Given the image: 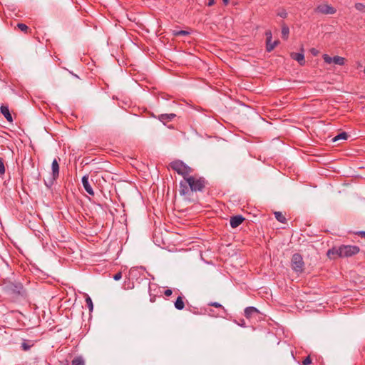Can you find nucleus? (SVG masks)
Instances as JSON below:
<instances>
[{
    "mask_svg": "<svg viewBox=\"0 0 365 365\" xmlns=\"http://www.w3.org/2000/svg\"><path fill=\"white\" fill-rule=\"evenodd\" d=\"M291 57L294 60L297 61L302 66L305 63L304 56L302 52V53H292Z\"/></svg>",
    "mask_w": 365,
    "mask_h": 365,
    "instance_id": "9b49d317",
    "label": "nucleus"
},
{
    "mask_svg": "<svg viewBox=\"0 0 365 365\" xmlns=\"http://www.w3.org/2000/svg\"><path fill=\"white\" fill-rule=\"evenodd\" d=\"M289 28L287 26L283 25L282 28V37L284 39H287L288 36H289Z\"/></svg>",
    "mask_w": 365,
    "mask_h": 365,
    "instance_id": "f3484780",
    "label": "nucleus"
},
{
    "mask_svg": "<svg viewBox=\"0 0 365 365\" xmlns=\"http://www.w3.org/2000/svg\"><path fill=\"white\" fill-rule=\"evenodd\" d=\"M173 291L170 289H167L165 290L164 294L166 297H169L172 294Z\"/></svg>",
    "mask_w": 365,
    "mask_h": 365,
    "instance_id": "7c9ffc66",
    "label": "nucleus"
},
{
    "mask_svg": "<svg viewBox=\"0 0 365 365\" xmlns=\"http://www.w3.org/2000/svg\"><path fill=\"white\" fill-rule=\"evenodd\" d=\"M0 112L9 122L11 123L13 121L11 114L10 113L7 106L1 105L0 107Z\"/></svg>",
    "mask_w": 365,
    "mask_h": 365,
    "instance_id": "9d476101",
    "label": "nucleus"
},
{
    "mask_svg": "<svg viewBox=\"0 0 365 365\" xmlns=\"http://www.w3.org/2000/svg\"><path fill=\"white\" fill-rule=\"evenodd\" d=\"M215 3V0H208L207 6H211L214 5Z\"/></svg>",
    "mask_w": 365,
    "mask_h": 365,
    "instance_id": "473e14b6",
    "label": "nucleus"
},
{
    "mask_svg": "<svg viewBox=\"0 0 365 365\" xmlns=\"http://www.w3.org/2000/svg\"><path fill=\"white\" fill-rule=\"evenodd\" d=\"M359 247L355 245H341L339 247H333L327 252V255H336L339 257H349L356 255L359 252Z\"/></svg>",
    "mask_w": 365,
    "mask_h": 365,
    "instance_id": "f03ea898",
    "label": "nucleus"
},
{
    "mask_svg": "<svg viewBox=\"0 0 365 365\" xmlns=\"http://www.w3.org/2000/svg\"><path fill=\"white\" fill-rule=\"evenodd\" d=\"M312 363V360L309 356H307L302 361V365H309Z\"/></svg>",
    "mask_w": 365,
    "mask_h": 365,
    "instance_id": "cd10ccee",
    "label": "nucleus"
},
{
    "mask_svg": "<svg viewBox=\"0 0 365 365\" xmlns=\"http://www.w3.org/2000/svg\"><path fill=\"white\" fill-rule=\"evenodd\" d=\"M255 314H258V310L253 307H247L245 309V315L247 318H250Z\"/></svg>",
    "mask_w": 365,
    "mask_h": 365,
    "instance_id": "ddd939ff",
    "label": "nucleus"
},
{
    "mask_svg": "<svg viewBox=\"0 0 365 365\" xmlns=\"http://www.w3.org/2000/svg\"><path fill=\"white\" fill-rule=\"evenodd\" d=\"M82 184L85 189V190L91 195H94V191L93 190L89 182H88V176L84 175L82 178Z\"/></svg>",
    "mask_w": 365,
    "mask_h": 365,
    "instance_id": "1a4fd4ad",
    "label": "nucleus"
},
{
    "mask_svg": "<svg viewBox=\"0 0 365 365\" xmlns=\"http://www.w3.org/2000/svg\"><path fill=\"white\" fill-rule=\"evenodd\" d=\"M122 277V274L121 272H118L116 273L114 276H113V279L115 280V281H118L119 279H120Z\"/></svg>",
    "mask_w": 365,
    "mask_h": 365,
    "instance_id": "c85d7f7f",
    "label": "nucleus"
},
{
    "mask_svg": "<svg viewBox=\"0 0 365 365\" xmlns=\"http://www.w3.org/2000/svg\"><path fill=\"white\" fill-rule=\"evenodd\" d=\"M66 365H68V364H66Z\"/></svg>",
    "mask_w": 365,
    "mask_h": 365,
    "instance_id": "4c0bfd02",
    "label": "nucleus"
},
{
    "mask_svg": "<svg viewBox=\"0 0 365 365\" xmlns=\"http://www.w3.org/2000/svg\"><path fill=\"white\" fill-rule=\"evenodd\" d=\"M86 305L88 306L89 310L91 312L93 309V302L90 297L88 296L86 297Z\"/></svg>",
    "mask_w": 365,
    "mask_h": 365,
    "instance_id": "412c9836",
    "label": "nucleus"
},
{
    "mask_svg": "<svg viewBox=\"0 0 365 365\" xmlns=\"http://www.w3.org/2000/svg\"><path fill=\"white\" fill-rule=\"evenodd\" d=\"M333 63L336 65L342 66L345 63V58L339 56H334Z\"/></svg>",
    "mask_w": 365,
    "mask_h": 365,
    "instance_id": "2eb2a0df",
    "label": "nucleus"
},
{
    "mask_svg": "<svg viewBox=\"0 0 365 365\" xmlns=\"http://www.w3.org/2000/svg\"><path fill=\"white\" fill-rule=\"evenodd\" d=\"M18 28L22 31H26L28 30V26L24 24H18Z\"/></svg>",
    "mask_w": 365,
    "mask_h": 365,
    "instance_id": "393cba45",
    "label": "nucleus"
},
{
    "mask_svg": "<svg viewBox=\"0 0 365 365\" xmlns=\"http://www.w3.org/2000/svg\"><path fill=\"white\" fill-rule=\"evenodd\" d=\"M347 138H348L347 133L346 132H342V133H339V135H336L333 138V141L336 142V141H338L340 140H346Z\"/></svg>",
    "mask_w": 365,
    "mask_h": 365,
    "instance_id": "dca6fc26",
    "label": "nucleus"
},
{
    "mask_svg": "<svg viewBox=\"0 0 365 365\" xmlns=\"http://www.w3.org/2000/svg\"><path fill=\"white\" fill-rule=\"evenodd\" d=\"M150 301L151 302H155V296L151 297L150 299Z\"/></svg>",
    "mask_w": 365,
    "mask_h": 365,
    "instance_id": "c9c22d12",
    "label": "nucleus"
},
{
    "mask_svg": "<svg viewBox=\"0 0 365 365\" xmlns=\"http://www.w3.org/2000/svg\"><path fill=\"white\" fill-rule=\"evenodd\" d=\"M5 173L4 161L3 158H0V174L4 175Z\"/></svg>",
    "mask_w": 365,
    "mask_h": 365,
    "instance_id": "b1692460",
    "label": "nucleus"
},
{
    "mask_svg": "<svg viewBox=\"0 0 365 365\" xmlns=\"http://www.w3.org/2000/svg\"><path fill=\"white\" fill-rule=\"evenodd\" d=\"M185 304L182 297H178L175 302V307L178 310L183 309Z\"/></svg>",
    "mask_w": 365,
    "mask_h": 365,
    "instance_id": "4468645a",
    "label": "nucleus"
},
{
    "mask_svg": "<svg viewBox=\"0 0 365 365\" xmlns=\"http://www.w3.org/2000/svg\"><path fill=\"white\" fill-rule=\"evenodd\" d=\"M176 116L174 113L170 114H161L158 115V118L160 121L165 124L166 123L171 121Z\"/></svg>",
    "mask_w": 365,
    "mask_h": 365,
    "instance_id": "f8f14e48",
    "label": "nucleus"
},
{
    "mask_svg": "<svg viewBox=\"0 0 365 365\" xmlns=\"http://www.w3.org/2000/svg\"><path fill=\"white\" fill-rule=\"evenodd\" d=\"M323 59H324V62L328 63V64H330V63H333V58L330 57L327 54H324L323 55Z\"/></svg>",
    "mask_w": 365,
    "mask_h": 365,
    "instance_id": "5701e85b",
    "label": "nucleus"
},
{
    "mask_svg": "<svg viewBox=\"0 0 365 365\" xmlns=\"http://www.w3.org/2000/svg\"><path fill=\"white\" fill-rule=\"evenodd\" d=\"M205 186V180L197 175H190L186 180L180 183V194L181 195H189L191 192L202 191Z\"/></svg>",
    "mask_w": 365,
    "mask_h": 365,
    "instance_id": "f257e3e1",
    "label": "nucleus"
},
{
    "mask_svg": "<svg viewBox=\"0 0 365 365\" xmlns=\"http://www.w3.org/2000/svg\"><path fill=\"white\" fill-rule=\"evenodd\" d=\"M187 34H189V32L184 30L178 31L175 33V36H186Z\"/></svg>",
    "mask_w": 365,
    "mask_h": 365,
    "instance_id": "a878e982",
    "label": "nucleus"
},
{
    "mask_svg": "<svg viewBox=\"0 0 365 365\" xmlns=\"http://www.w3.org/2000/svg\"><path fill=\"white\" fill-rule=\"evenodd\" d=\"M52 178L56 180L59 175V164L56 159H54L51 164Z\"/></svg>",
    "mask_w": 365,
    "mask_h": 365,
    "instance_id": "6e6552de",
    "label": "nucleus"
},
{
    "mask_svg": "<svg viewBox=\"0 0 365 365\" xmlns=\"http://www.w3.org/2000/svg\"><path fill=\"white\" fill-rule=\"evenodd\" d=\"M310 52L314 56H316L319 54V51L314 48H311Z\"/></svg>",
    "mask_w": 365,
    "mask_h": 365,
    "instance_id": "c756f323",
    "label": "nucleus"
},
{
    "mask_svg": "<svg viewBox=\"0 0 365 365\" xmlns=\"http://www.w3.org/2000/svg\"><path fill=\"white\" fill-rule=\"evenodd\" d=\"M274 216L279 222H282V223L285 222L286 218H285L284 215L281 212H275Z\"/></svg>",
    "mask_w": 365,
    "mask_h": 365,
    "instance_id": "a211bd4d",
    "label": "nucleus"
},
{
    "mask_svg": "<svg viewBox=\"0 0 365 365\" xmlns=\"http://www.w3.org/2000/svg\"><path fill=\"white\" fill-rule=\"evenodd\" d=\"M33 346V344H29L28 342H26V341H24L22 344H21V348L24 351H28L30 349V348Z\"/></svg>",
    "mask_w": 365,
    "mask_h": 365,
    "instance_id": "4be33fe9",
    "label": "nucleus"
},
{
    "mask_svg": "<svg viewBox=\"0 0 365 365\" xmlns=\"http://www.w3.org/2000/svg\"><path fill=\"white\" fill-rule=\"evenodd\" d=\"M211 306H213L215 307H221L222 305L219 304L218 302H212L210 304Z\"/></svg>",
    "mask_w": 365,
    "mask_h": 365,
    "instance_id": "2f4dec72",
    "label": "nucleus"
},
{
    "mask_svg": "<svg viewBox=\"0 0 365 365\" xmlns=\"http://www.w3.org/2000/svg\"><path fill=\"white\" fill-rule=\"evenodd\" d=\"M315 11L323 14H334L336 13V9L328 4H320L316 8Z\"/></svg>",
    "mask_w": 365,
    "mask_h": 365,
    "instance_id": "39448f33",
    "label": "nucleus"
},
{
    "mask_svg": "<svg viewBox=\"0 0 365 365\" xmlns=\"http://www.w3.org/2000/svg\"><path fill=\"white\" fill-rule=\"evenodd\" d=\"M291 264L292 268L294 272L302 273L304 271V262L302 257L299 254L295 253L292 255Z\"/></svg>",
    "mask_w": 365,
    "mask_h": 365,
    "instance_id": "20e7f679",
    "label": "nucleus"
},
{
    "mask_svg": "<svg viewBox=\"0 0 365 365\" xmlns=\"http://www.w3.org/2000/svg\"><path fill=\"white\" fill-rule=\"evenodd\" d=\"M267 36V51L270 52L272 51L275 46L278 44V41H273V45H271V39H272V33L270 31H267L265 33Z\"/></svg>",
    "mask_w": 365,
    "mask_h": 365,
    "instance_id": "423d86ee",
    "label": "nucleus"
},
{
    "mask_svg": "<svg viewBox=\"0 0 365 365\" xmlns=\"http://www.w3.org/2000/svg\"><path fill=\"white\" fill-rule=\"evenodd\" d=\"M14 287H15V288H16V289H22V287H21V284H19L18 285H15ZM18 292H19V293H20V291H19V290H18Z\"/></svg>",
    "mask_w": 365,
    "mask_h": 365,
    "instance_id": "f704fd0d",
    "label": "nucleus"
},
{
    "mask_svg": "<svg viewBox=\"0 0 365 365\" xmlns=\"http://www.w3.org/2000/svg\"><path fill=\"white\" fill-rule=\"evenodd\" d=\"M277 15L284 19L287 16V13L284 9H282V11L278 12Z\"/></svg>",
    "mask_w": 365,
    "mask_h": 365,
    "instance_id": "bb28decb",
    "label": "nucleus"
},
{
    "mask_svg": "<svg viewBox=\"0 0 365 365\" xmlns=\"http://www.w3.org/2000/svg\"><path fill=\"white\" fill-rule=\"evenodd\" d=\"M244 220H245V218L243 217H242L241 215L233 216L230 218V226L232 228H236L240 225H241Z\"/></svg>",
    "mask_w": 365,
    "mask_h": 365,
    "instance_id": "0eeeda50",
    "label": "nucleus"
},
{
    "mask_svg": "<svg viewBox=\"0 0 365 365\" xmlns=\"http://www.w3.org/2000/svg\"><path fill=\"white\" fill-rule=\"evenodd\" d=\"M170 167L179 175L183 176L184 180H186L187 177L190 175V174L192 172L191 168L188 167L180 160L172 162L170 163Z\"/></svg>",
    "mask_w": 365,
    "mask_h": 365,
    "instance_id": "7ed1b4c3",
    "label": "nucleus"
},
{
    "mask_svg": "<svg viewBox=\"0 0 365 365\" xmlns=\"http://www.w3.org/2000/svg\"><path fill=\"white\" fill-rule=\"evenodd\" d=\"M72 365H85V361L81 357H77L72 361Z\"/></svg>",
    "mask_w": 365,
    "mask_h": 365,
    "instance_id": "6ab92c4d",
    "label": "nucleus"
},
{
    "mask_svg": "<svg viewBox=\"0 0 365 365\" xmlns=\"http://www.w3.org/2000/svg\"><path fill=\"white\" fill-rule=\"evenodd\" d=\"M354 7L360 12L365 13V4L362 3H356Z\"/></svg>",
    "mask_w": 365,
    "mask_h": 365,
    "instance_id": "aec40b11",
    "label": "nucleus"
},
{
    "mask_svg": "<svg viewBox=\"0 0 365 365\" xmlns=\"http://www.w3.org/2000/svg\"><path fill=\"white\" fill-rule=\"evenodd\" d=\"M222 1H223V3H224L225 4H228L229 0H222Z\"/></svg>",
    "mask_w": 365,
    "mask_h": 365,
    "instance_id": "e433bc0d",
    "label": "nucleus"
},
{
    "mask_svg": "<svg viewBox=\"0 0 365 365\" xmlns=\"http://www.w3.org/2000/svg\"><path fill=\"white\" fill-rule=\"evenodd\" d=\"M357 234L362 238H365V231H360Z\"/></svg>",
    "mask_w": 365,
    "mask_h": 365,
    "instance_id": "72a5a7b5",
    "label": "nucleus"
}]
</instances>
